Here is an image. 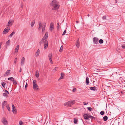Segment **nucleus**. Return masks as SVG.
<instances>
[{
    "label": "nucleus",
    "instance_id": "nucleus-1",
    "mask_svg": "<svg viewBox=\"0 0 125 125\" xmlns=\"http://www.w3.org/2000/svg\"><path fill=\"white\" fill-rule=\"evenodd\" d=\"M48 38V33L47 32H46L42 40L39 42L40 45H41V44H42L43 43H44V49H46L48 47V41H47Z\"/></svg>",
    "mask_w": 125,
    "mask_h": 125
},
{
    "label": "nucleus",
    "instance_id": "nucleus-2",
    "mask_svg": "<svg viewBox=\"0 0 125 125\" xmlns=\"http://www.w3.org/2000/svg\"><path fill=\"white\" fill-rule=\"evenodd\" d=\"M50 5L53 6L54 9L55 10H58L59 8L60 5H59V2L56 0H53L51 3Z\"/></svg>",
    "mask_w": 125,
    "mask_h": 125
},
{
    "label": "nucleus",
    "instance_id": "nucleus-3",
    "mask_svg": "<svg viewBox=\"0 0 125 125\" xmlns=\"http://www.w3.org/2000/svg\"><path fill=\"white\" fill-rule=\"evenodd\" d=\"M74 101H71L67 102L64 104V105L67 106H71L74 103Z\"/></svg>",
    "mask_w": 125,
    "mask_h": 125
},
{
    "label": "nucleus",
    "instance_id": "nucleus-4",
    "mask_svg": "<svg viewBox=\"0 0 125 125\" xmlns=\"http://www.w3.org/2000/svg\"><path fill=\"white\" fill-rule=\"evenodd\" d=\"M1 122L4 125H7L8 124V122L4 117H3L1 120Z\"/></svg>",
    "mask_w": 125,
    "mask_h": 125
},
{
    "label": "nucleus",
    "instance_id": "nucleus-5",
    "mask_svg": "<svg viewBox=\"0 0 125 125\" xmlns=\"http://www.w3.org/2000/svg\"><path fill=\"white\" fill-rule=\"evenodd\" d=\"M93 42L95 44H97L98 43V39L96 37H94L93 38Z\"/></svg>",
    "mask_w": 125,
    "mask_h": 125
},
{
    "label": "nucleus",
    "instance_id": "nucleus-6",
    "mask_svg": "<svg viewBox=\"0 0 125 125\" xmlns=\"http://www.w3.org/2000/svg\"><path fill=\"white\" fill-rule=\"evenodd\" d=\"M46 26V23H43V25L42 26V33H44L45 30V28Z\"/></svg>",
    "mask_w": 125,
    "mask_h": 125
},
{
    "label": "nucleus",
    "instance_id": "nucleus-7",
    "mask_svg": "<svg viewBox=\"0 0 125 125\" xmlns=\"http://www.w3.org/2000/svg\"><path fill=\"white\" fill-rule=\"evenodd\" d=\"M48 57L51 63H52V53H50L48 55Z\"/></svg>",
    "mask_w": 125,
    "mask_h": 125
},
{
    "label": "nucleus",
    "instance_id": "nucleus-8",
    "mask_svg": "<svg viewBox=\"0 0 125 125\" xmlns=\"http://www.w3.org/2000/svg\"><path fill=\"white\" fill-rule=\"evenodd\" d=\"M53 23L51 22L50 24V30L51 31L53 30Z\"/></svg>",
    "mask_w": 125,
    "mask_h": 125
},
{
    "label": "nucleus",
    "instance_id": "nucleus-9",
    "mask_svg": "<svg viewBox=\"0 0 125 125\" xmlns=\"http://www.w3.org/2000/svg\"><path fill=\"white\" fill-rule=\"evenodd\" d=\"M25 61V58L24 57H23L22 58L21 61V65H23Z\"/></svg>",
    "mask_w": 125,
    "mask_h": 125
},
{
    "label": "nucleus",
    "instance_id": "nucleus-10",
    "mask_svg": "<svg viewBox=\"0 0 125 125\" xmlns=\"http://www.w3.org/2000/svg\"><path fill=\"white\" fill-rule=\"evenodd\" d=\"M9 29H7V28L5 29L3 32V34L7 33L9 31Z\"/></svg>",
    "mask_w": 125,
    "mask_h": 125
},
{
    "label": "nucleus",
    "instance_id": "nucleus-11",
    "mask_svg": "<svg viewBox=\"0 0 125 125\" xmlns=\"http://www.w3.org/2000/svg\"><path fill=\"white\" fill-rule=\"evenodd\" d=\"M76 46L77 47L79 48L80 46V42L79 41V39H78L76 41Z\"/></svg>",
    "mask_w": 125,
    "mask_h": 125
},
{
    "label": "nucleus",
    "instance_id": "nucleus-12",
    "mask_svg": "<svg viewBox=\"0 0 125 125\" xmlns=\"http://www.w3.org/2000/svg\"><path fill=\"white\" fill-rule=\"evenodd\" d=\"M10 70H8L6 72L5 74H4V76H7L9 74H10Z\"/></svg>",
    "mask_w": 125,
    "mask_h": 125
},
{
    "label": "nucleus",
    "instance_id": "nucleus-13",
    "mask_svg": "<svg viewBox=\"0 0 125 125\" xmlns=\"http://www.w3.org/2000/svg\"><path fill=\"white\" fill-rule=\"evenodd\" d=\"M42 22L41 21L39 22V27L38 28V30H40L41 29L42 27Z\"/></svg>",
    "mask_w": 125,
    "mask_h": 125
},
{
    "label": "nucleus",
    "instance_id": "nucleus-14",
    "mask_svg": "<svg viewBox=\"0 0 125 125\" xmlns=\"http://www.w3.org/2000/svg\"><path fill=\"white\" fill-rule=\"evenodd\" d=\"M19 45H17L16 48H15V53H17L18 52L19 49Z\"/></svg>",
    "mask_w": 125,
    "mask_h": 125
},
{
    "label": "nucleus",
    "instance_id": "nucleus-15",
    "mask_svg": "<svg viewBox=\"0 0 125 125\" xmlns=\"http://www.w3.org/2000/svg\"><path fill=\"white\" fill-rule=\"evenodd\" d=\"M85 82L87 85L89 84V78L88 77H87L86 78Z\"/></svg>",
    "mask_w": 125,
    "mask_h": 125
},
{
    "label": "nucleus",
    "instance_id": "nucleus-16",
    "mask_svg": "<svg viewBox=\"0 0 125 125\" xmlns=\"http://www.w3.org/2000/svg\"><path fill=\"white\" fill-rule=\"evenodd\" d=\"M90 88L92 90L95 91L97 90L96 87L95 86L90 87Z\"/></svg>",
    "mask_w": 125,
    "mask_h": 125
},
{
    "label": "nucleus",
    "instance_id": "nucleus-17",
    "mask_svg": "<svg viewBox=\"0 0 125 125\" xmlns=\"http://www.w3.org/2000/svg\"><path fill=\"white\" fill-rule=\"evenodd\" d=\"M61 76L60 77L59 79L58 80H59L61 79H62L63 77L64 73H61Z\"/></svg>",
    "mask_w": 125,
    "mask_h": 125
},
{
    "label": "nucleus",
    "instance_id": "nucleus-18",
    "mask_svg": "<svg viewBox=\"0 0 125 125\" xmlns=\"http://www.w3.org/2000/svg\"><path fill=\"white\" fill-rule=\"evenodd\" d=\"M33 86V88L34 89L37 90L38 88V86L37 84H36V85H35V86L34 85Z\"/></svg>",
    "mask_w": 125,
    "mask_h": 125
},
{
    "label": "nucleus",
    "instance_id": "nucleus-19",
    "mask_svg": "<svg viewBox=\"0 0 125 125\" xmlns=\"http://www.w3.org/2000/svg\"><path fill=\"white\" fill-rule=\"evenodd\" d=\"M39 53H40V50L39 49H38L37 50V51L35 54L36 56H38L39 54Z\"/></svg>",
    "mask_w": 125,
    "mask_h": 125
},
{
    "label": "nucleus",
    "instance_id": "nucleus-20",
    "mask_svg": "<svg viewBox=\"0 0 125 125\" xmlns=\"http://www.w3.org/2000/svg\"><path fill=\"white\" fill-rule=\"evenodd\" d=\"M35 76L37 78H38L39 77V73L37 71L36 72Z\"/></svg>",
    "mask_w": 125,
    "mask_h": 125
},
{
    "label": "nucleus",
    "instance_id": "nucleus-21",
    "mask_svg": "<svg viewBox=\"0 0 125 125\" xmlns=\"http://www.w3.org/2000/svg\"><path fill=\"white\" fill-rule=\"evenodd\" d=\"M35 20H33V21L31 22V27H33L35 23Z\"/></svg>",
    "mask_w": 125,
    "mask_h": 125
},
{
    "label": "nucleus",
    "instance_id": "nucleus-22",
    "mask_svg": "<svg viewBox=\"0 0 125 125\" xmlns=\"http://www.w3.org/2000/svg\"><path fill=\"white\" fill-rule=\"evenodd\" d=\"M84 119H85L88 120L89 118L87 117V114H85L83 115Z\"/></svg>",
    "mask_w": 125,
    "mask_h": 125
},
{
    "label": "nucleus",
    "instance_id": "nucleus-23",
    "mask_svg": "<svg viewBox=\"0 0 125 125\" xmlns=\"http://www.w3.org/2000/svg\"><path fill=\"white\" fill-rule=\"evenodd\" d=\"M103 120L104 121H106L107 120L108 117L106 116H105L103 117Z\"/></svg>",
    "mask_w": 125,
    "mask_h": 125
},
{
    "label": "nucleus",
    "instance_id": "nucleus-24",
    "mask_svg": "<svg viewBox=\"0 0 125 125\" xmlns=\"http://www.w3.org/2000/svg\"><path fill=\"white\" fill-rule=\"evenodd\" d=\"M78 121V120L76 118L74 119V123L75 124H77Z\"/></svg>",
    "mask_w": 125,
    "mask_h": 125
},
{
    "label": "nucleus",
    "instance_id": "nucleus-25",
    "mask_svg": "<svg viewBox=\"0 0 125 125\" xmlns=\"http://www.w3.org/2000/svg\"><path fill=\"white\" fill-rule=\"evenodd\" d=\"M10 40H9L8 41H7L6 44V46L8 45L10 43Z\"/></svg>",
    "mask_w": 125,
    "mask_h": 125
},
{
    "label": "nucleus",
    "instance_id": "nucleus-26",
    "mask_svg": "<svg viewBox=\"0 0 125 125\" xmlns=\"http://www.w3.org/2000/svg\"><path fill=\"white\" fill-rule=\"evenodd\" d=\"M1 85H2V86L4 87V88L5 86V85L6 84V83H4L3 82H2L1 83Z\"/></svg>",
    "mask_w": 125,
    "mask_h": 125
},
{
    "label": "nucleus",
    "instance_id": "nucleus-27",
    "mask_svg": "<svg viewBox=\"0 0 125 125\" xmlns=\"http://www.w3.org/2000/svg\"><path fill=\"white\" fill-rule=\"evenodd\" d=\"M7 101H3L2 103V107H3L4 106H5V104L7 103Z\"/></svg>",
    "mask_w": 125,
    "mask_h": 125
},
{
    "label": "nucleus",
    "instance_id": "nucleus-28",
    "mask_svg": "<svg viewBox=\"0 0 125 125\" xmlns=\"http://www.w3.org/2000/svg\"><path fill=\"white\" fill-rule=\"evenodd\" d=\"M33 86L34 85L35 86V85H36L37 84H36V81L35 80H33Z\"/></svg>",
    "mask_w": 125,
    "mask_h": 125
},
{
    "label": "nucleus",
    "instance_id": "nucleus-29",
    "mask_svg": "<svg viewBox=\"0 0 125 125\" xmlns=\"http://www.w3.org/2000/svg\"><path fill=\"white\" fill-rule=\"evenodd\" d=\"M3 95L4 96H5L6 97H8L9 96L7 94L5 93H3Z\"/></svg>",
    "mask_w": 125,
    "mask_h": 125
},
{
    "label": "nucleus",
    "instance_id": "nucleus-30",
    "mask_svg": "<svg viewBox=\"0 0 125 125\" xmlns=\"http://www.w3.org/2000/svg\"><path fill=\"white\" fill-rule=\"evenodd\" d=\"M15 33V32L14 31H13L10 34V35L9 36V37H12V36Z\"/></svg>",
    "mask_w": 125,
    "mask_h": 125
},
{
    "label": "nucleus",
    "instance_id": "nucleus-31",
    "mask_svg": "<svg viewBox=\"0 0 125 125\" xmlns=\"http://www.w3.org/2000/svg\"><path fill=\"white\" fill-rule=\"evenodd\" d=\"M12 81L13 82V83L14 84L16 85L17 84L16 80H14V78H13V80H12Z\"/></svg>",
    "mask_w": 125,
    "mask_h": 125
},
{
    "label": "nucleus",
    "instance_id": "nucleus-32",
    "mask_svg": "<svg viewBox=\"0 0 125 125\" xmlns=\"http://www.w3.org/2000/svg\"><path fill=\"white\" fill-rule=\"evenodd\" d=\"M17 112L16 109L15 108H13L12 109V112L13 113H15Z\"/></svg>",
    "mask_w": 125,
    "mask_h": 125
},
{
    "label": "nucleus",
    "instance_id": "nucleus-33",
    "mask_svg": "<svg viewBox=\"0 0 125 125\" xmlns=\"http://www.w3.org/2000/svg\"><path fill=\"white\" fill-rule=\"evenodd\" d=\"M63 49V46L62 45L61 47L60 48L59 50L60 52H62Z\"/></svg>",
    "mask_w": 125,
    "mask_h": 125
},
{
    "label": "nucleus",
    "instance_id": "nucleus-34",
    "mask_svg": "<svg viewBox=\"0 0 125 125\" xmlns=\"http://www.w3.org/2000/svg\"><path fill=\"white\" fill-rule=\"evenodd\" d=\"M99 42L100 44L102 43H103V40L100 39L99 41Z\"/></svg>",
    "mask_w": 125,
    "mask_h": 125
},
{
    "label": "nucleus",
    "instance_id": "nucleus-35",
    "mask_svg": "<svg viewBox=\"0 0 125 125\" xmlns=\"http://www.w3.org/2000/svg\"><path fill=\"white\" fill-rule=\"evenodd\" d=\"M6 107L7 108L8 110L9 111H10V107H9V105L8 104L6 105Z\"/></svg>",
    "mask_w": 125,
    "mask_h": 125
},
{
    "label": "nucleus",
    "instance_id": "nucleus-36",
    "mask_svg": "<svg viewBox=\"0 0 125 125\" xmlns=\"http://www.w3.org/2000/svg\"><path fill=\"white\" fill-rule=\"evenodd\" d=\"M13 22L12 21L10 20L8 22V26H9L10 24L12 23Z\"/></svg>",
    "mask_w": 125,
    "mask_h": 125
},
{
    "label": "nucleus",
    "instance_id": "nucleus-37",
    "mask_svg": "<svg viewBox=\"0 0 125 125\" xmlns=\"http://www.w3.org/2000/svg\"><path fill=\"white\" fill-rule=\"evenodd\" d=\"M121 46L123 49H125V44H122Z\"/></svg>",
    "mask_w": 125,
    "mask_h": 125
},
{
    "label": "nucleus",
    "instance_id": "nucleus-38",
    "mask_svg": "<svg viewBox=\"0 0 125 125\" xmlns=\"http://www.w3.org/2000/svg\"><path fill=\"white\" fill-rule=\"evenodd\" d=\"M19 124L20 125H24L23 123L21 121H19Z\"/></svg>",
    "mask_w": 125,
    "mask_h": 125
},
{
    "label": "nucleus",
    "instance_id": "nucleus-39",
    "mask_svg": "<svg viewBox=\"0 0 125 125\" xmlns=\"http://www.w3.org/2000/svg\"><path fill=\"white\" fill-rule=\"evenodd\" d=\"M13 78L12 77L9 78H8V80H11L12 81V80H13Z\"/></svg>",
    "mask_w": 125,
    "mask_h": 125
},
{
    "label": "nucleus",
    "instance_id": "nucleus-40",
    "mask_svg": "<svg viewBox=\"0 0 125 125\" xmlns=\"http://www.w3.org/2000/svg\"><path fill=\"white\" fill-rule=\"evenodd\" d=\"M100 114L101 115H103L104 114V112L103 111H102L100 112Z\"/></svg>",
    "mask_w": 125,
    "mask_h": 125
},
{
    "label": "nucleus",
    "instance_id": "nucleus-41",
    "mask_svg": "<svg viewBox=\"0 0 125 125\" xmlns=\"http://www.w3.org/2000/svg\"><path fill=\"white\" fill-rule=\"evenodd\" d=\"M17 58H15V59L14 61V63L15 64L16 63V62L17 61Z\"/></svg>",
    "mask_w": 125,
    "mask_h": 125
},
{
    "label": "nucleus",
    "instance_id": "nucleus-42",
    "mask_svg": "<svg viewBox=\"0 0 125 125\" xmlns=\"http://www.w3.org/2000/svg\"><path fill=\"white\" fill-rule=\"evenodd\" d=\"M87 109L88 110H89L91 111L92 110V108L90 107H88L87 108Z\"/></svg>",
    "mask_w": 125,
    "mask_h": 125
},
{
    "label": "nucleus",
    "instance_id": "nucleus-43",
    "mask_svg": "<svg viewBox=\"0 0 125 125\" xmlns=\"http://www.w3.org/2000/svg\"><path fill=\"white\" fill-rule=\"evenodd\" d=\"M88 117L89 118H92V119H93V118H94V117H93L91 115H89L88 116Z\"/></svg>",
    "mask_w": 125,
    "mask_h": 125
},
{
    "label": "nucleus",
    "instance_id": "nucleus-44",
    "mask_svg": "<svg viewBox=\"0 0 125 125\" xmlns=\"http://www.w3.org/2000/svg\"><path fill=\"white\" fill-rule=\"evenodd\" d=\"M66 30H64V32H63V33L62 35H64L65 34V33H66Z\"/></svg>",
    "mask_w": 125,
    "mask_h": 125
},
{
    "label": "nucleus",
    "instance_id": "nucleus-45",
    "mask_svg": "<svg viewBox=\"0 0 125 125\" xmlns=\"http://www.w3.org/2000/svg\"><path fill=\"white\" fill-rule=\"evenodd\" d=\"M76 89L75 88H73L72 90V91H73V92H74L75 91H76Z\"/></svg>",
    "mask_w": 125,
    "mask_h": 125
},
{
    "label": "nucleus",
    "instance_id": "nucleus-46",
    "mask_svg": "<svg viewBox=\"0 0 125 125\" xmlns=\"http://www.w3.org/2000/svg\"><path fill=\"white\" fill-rule=\"evenodd\" d=\"M5 92H5V93H7V94H9V92H8V91L6 90H5Z\"/></svg>",
    "mask_w": 125,
    "mask_h": 125
},
{
    "label": "nucleus",
    "instance_id": "nucleus-47",
    "mask_svg": "<svg viewBox=\"0 0 125 125\" xmlns=\"http://www.w3.org/2000/svg\"><path fill=\"white\" fill-rule=\"evenodd\" d=\"M57 28H59V22L57 23Z\"/></svg>",
    "mask_w": 125,
    "mask_h": 125
},
{
    "label": "nucleus",
    "instance_id": "nucleus-48",
    "mask_svg": "<svg viewBox=\"0 0 125 125\" xmlns=\"http://www.w3.org/2000/svg\"><path fill=\"white\" fill-rule=\"evenodd\" d=\"M83 103V104L84 105H87L88 104V103H86L85 102H84Z\"/></svg>",
    "mask_w": 125,
    "mask_h": 125
},
{
    "label": "nucleus",
    "instance_id": "nucleus-49",
    "mask_svg": "<svg viewBox=\"0 0 125 125\" xmlns=\"http://www.w3.org/2000/svg\"><path fill=\"white\" fill-rule=\"evenodd\" d=\"M102 19L103 20H105L106 19V16H104L102 17Z\"/></svg>",
    "mask_w": 125,
    "mask_h": 125
},
{
    "label": "nucleus",
    "instance_id": "nucleus-50",
    "mask_svg": "<svg viewBox=\"0 0 125 125\" xmlns=\"http://www.w3.org/2000/svg\"><path fill=\"white\" fill-rule=\"evenodd\" d=\"M28 86V84L27 83H26V84L25 85V88L26 89L27 88Z\"/></svg>",
    "mask_w": 125,
    "mask_h": 125
},
{
    "label": "nucleus",
    "instance_id": "nucleus-51",
    "mask_svg": "<svg viewBox=\"0 0 125 125\" xmlns=\"http://www.w3.org/2000/svg\"><path fill=\"white\" fill-rule=\"evenodd\" d=\"M57 67H55V68L53 70H54V71H55L57 70Z\"/></svg>",
    "mask_w": 125,
    "mask_h": 125
},
{
    "label": "nucleus",
    "instance_id": "nucleus-52",
    "mask_svg": "<svg viewBox=\"0 0 125 125\" xmlns=\"http://www.w3.org/2000/svg\"><path fill=\"white\" fill-rule=\"evenodd\" d=\"M12 109L13 108H15L14 105L13 104H12Z\"/></svg>",
    "mask_w": 125,
    "mask_h": 125
},
{
    "label": "nucleus",
    "instance_id": "nucleus-53",
    "mask_svg": "<svg viewBox=\"0 0 125 125\" xmlns=\"http://www.w3.org/2000/svg\"><path fill=\"white\" fill-rule=\"evenodd\" d=\"M21 7H23V4L22 3H21Z\"/></svg>",
    "mask_w": 125,
    "mask_h": 125
},
{
    "label": "nucleus",
    "instance_id": "nucleus-54",
    "mask_svg": "<svg viewBox=\"0 0 125 125\" xmlns=\"http://www.w3.org/2000/svg\"><path fill=\"white\" fill-rule=\"evenodd\" d=\"M117 2V0H115V3H116Z\"/></svg>",
    "mask_w": 125,
    "mask_h": 125
},
{
    "label": "nucleus",
    "instance_id": "nucleus-55",
    "mask_svg": "<svg viewBox=\"0 0 125 125\" xmlns=\"http://www.w3.org/2000/svg\"><path fill=\"white\" fill-rule=\"evenodd\" d=\"M1 43H0V49H1Z\"/></svg>",
    "mask_w": 125,
    "mask_h": 125
},
{
    "label": "nucleus",
    "instance_id": "nucleus-56",
    "mask_svg": "<svg viewBox=\"0 0 125 125\" xmlns=\"http://www.w3.org/2000/svg\"><path fill=\"white\" fill-rule=\"evenodd\" d=\"M19 72H21V68H20V70L19 71Z\"/></svg>",
    "mask_w": 125,
    "mask_h": 125
},
{
    "label": "nucleus",
    "instance_id": "nucleus-57",
    "mask_svg": "<svg viewBox=\"0 0 125 125\" xmlns=\"http://www.w3.org/2000/svg\"><path fill=\"white\" fill-rule=\"evenodd\" d=\"M78 22H79V21H76V23H78Z\"/></svg>",
    "mask_w": 125,
    "mask_h": 125
},
{
    "label": "nucleus",
    "instance_id": "nucleus-58",
    "mask_svg": "<svg viewBox=\"0 0 125 125\" xmlns=\"http://www.w3.org/2000/svg\"><path fill=\"white\" fill-rule=\"evenodd\" d=\"M87 16H88V17L89 16V14H88V15H87Z\"/></svg>",
    "mask_w": 125,
    "mask_h": 125
}]
</instances>
